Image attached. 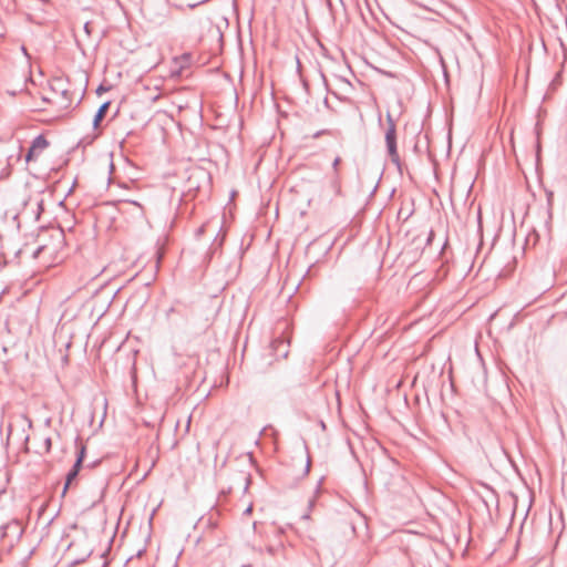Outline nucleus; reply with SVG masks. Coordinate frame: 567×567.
<instances>
[{"mask_svg": "<svg viewBox=\"0 0 567 567\" xmlns=\"http://www.w3.org/2000/svg\"><path fill=\"white\" fill-rule=\"evenodd\" d=\"M143 17L152 30H163L167 33L172 27L171 10L165 2L148 3L142 9Z\"/></svg>", "mask_w": 567, "mask_h": 567, "instance_id": "f257e3e1", "label": "nucleus"}, {"mask_svg": "<svg viewBox=\"0 0 567 567\" xmlns=\"http://www.w3.org/2000/svg\"><path fill=\"white\" fill-rule=\"evenodd\" d=\"M52 96H44L43 100L56 104L60 109L65 110L72 103V93L64 86L61 79H54L51 84Z\"/></svg>", "mask_w": 567, "mask_h": 567, "instance_id": "f03ea898", "label": "nucleus"}, {"mask_svg": "<svg viewBox=\"0 0 567 567\" xmlns=\"http://www.w3.org/2000/svg\"><path fill=\"white\" fill-rule=\"evenodd\" d=\"M386 130H385V145L388 155L391 159V162L395 165H400V156L398 153V146H396V124L394 118L390 113L386 114Z\"/></svg>", "mask_w": 567, "mask_h": 567, "instance_id": "7ed1b4c3", "label": "nucleus"}, {"mask_svg": "<svg viewBox=\"0 0 567 567\" xmlns=\"http://www.w3.org/2000/svg\"><path fill=\"white\" fill-rule=\"evenodd\" d=\"M49 146L48 140L43 135H38L31 143V146L25 154L27 162L32 161L35 156L39 155L43 150Z\"/></svg>", "mask_w": 567, "mask_h": 567, "instance_id": "20e7f679", "label": "nucleus"}, {"mask_svg": "<svg viewBox=\"0 0 567 567\" xmlns=\"http://www.w3.org/2000/svg\"><path fill=\"white\" fill-rule=\"evenodd\" d=\"M270 348L272 351V355H275L277 359H285L289 353V342L284 338L275 339L271 342Z\"/></svg>", "mask_w": 567, "mask_h": 567, "instance_id": "39448f33", "label": "nucleus"}, {"mask_svg": "<svg viewBox=\"0 0 567 567\" xmlns=\"http://www.w3.org/2000/svg\"><path fill=\"white\" fill-rule=\"evenodd\" d=\"M110 105H111V102H109V101L104 102L103 104L100 105V107L97 109V111L94 115V118H93L94 128H97L100 126V123L105 117V115L110 109Z\"/></svg>", "mask_w": 567, "mask_h": 567, "instance_id": "423d86ee", "label": "nucleus"}, {"mask_svg": "<svg viewBox=\"0 0 567 567\" xmlns=\"http://www.w3.org/2000/svg\"><path fill=\"white\" fill-rule=\"evenodd\" d=\"M79 473L76 470H70L65 476V483L62 489V496H65L68 489L72 486L73 482L76 480Z\"/></svg>", "mask_w": 567, "mask_h": 567, "instance_id": "0eeeda50", "label": "nucleus"}, {"mask_svg": "<svg viewBox=\"0 0 567 567\" xmlns=\"http://www.w3.org/2000/svg\"><path fill=\"white\" fill-rule=\"evenodd\" d=\"M331 185L334 189L336 195L340 196L341 195V182H340L339 175H333Z\"/></svg>", "mask_w": 567, "mask_h": 567, "instance_id": "6e6552de", "label": "nucleus"}, {"mask_svg": "<svg viewBox=\"0 0 567 567\" xmlns=\"http://www.w3.org/2000/svg\"><path fill=\"white\" fill-rule=\"evenodd\" d=\"M85 454H86V447L85 445H83L82 443L79 445L78 447V452H76V460L75 461H79V462H82L83 463V460L85 457Z\"/></svg>", "mask_w": 567, "mask_h": 567, "instance_id": "1a4fd4ad", "label": "nucleus"}, {"mask_svg": "<svg viewBox=\"0 0 567 567\" xmlns=\"http://www.w3.org/2000/svg\"><path fill=\"white\" fill-rule=\"evenodd\" d=\"M85 454H86V447L85 445H83L82 443L79 445L78 447V452H76V460L75 461H79V462H82L83 463V460L85 457Z\"/></svg>", "mask_w": 567, "mask_h": 567, "instance_id": "9d476101", "label": "nucleus"}, {"mask_svg": "<svg viewBox=\"0 0 567 567\" xmlns=\"http://www.w3.org/2000/svg\"><path fill=\"white\" fill-rule=\"evenodd\" d=\"M213 224H214L213 221H208V223H206V224L202 225V226L196 230V237H200V236L205 233L206 228L212 227V226H213Z\"/></svg>", "mask_w": 567, "mask_h": 567, "instance_id": "9b49d317", "label": "nucleus"}, {"mask_svg": "<svg viewBox=\"0 0 567 567\" xmlns=\"http://www.w3.org/2000/svg\"><path fill=\"white\" fill-rule=\"evenodd\" d=\"M83 31H84L86 37H90L91 33L93 32L92 23L91 22H85L84 25H83Z\"/></svg>", "mask_w": 567, "mask_h": 567, "instance_id": "f8f14e48", "label": "nucleus"}, {"mask_svg": "<svg viewBox=\"0 0 567 567\" xmlns=\"http://www.w3.org/2000/svg\"><path fill=\"white\" fill-rule=\"evenodd\" d=\"M340 163H341V157L337 156L332 163L333 175H339L338 167H339Z\"/></svg>", "mask_w": 567, "mask_h": 567, "instance_id": "ddd939ff", "label": "nucleus"}, {"mask_svg": "<svg viewBox=\"0 0 567 567\" xmlns=\"http://www.w3.org/2000/svg\"><path fill=\"white\" fill-rule=\"evenodd\" d=\"M123 203L136 206L141 210V213L143 214V206L138 202L133 200V199H123Z\"/></svg>", "mask_w": 567, "mask_h": 567, "instance_id": "4468645a", "label": "nucleus"}, {"mask_svg": "<svg viewBox=\"0 0 567 567\" xmlns=\"http://www.w3.org/2000/svg\"><path fill=\"white\" fill-rule=\"evenodd\" d=\"M155 258H156L155 268L158 269L159 262H161V259H162V252H161L159 249H156Z\"/></svg>", "mask_w": 567, "mask_h": 567, "instance_id": "2eb2a0df", "label": "nucleus"}, {"mask_svg": "<svg viewBox=\"0 0 567 567\" xmlns=\"http://www.w3.org/2000/svg\"><path fill=\"white\" fill-rule=\"evenodd\" d=\"M310 466H311V460H310V457L308 456V457H307V462H306L305 470H303V472H302V476L308 475V473H309V471H310Z\"/></svg>", "mask_w": 567, "mask_h": 567, "instance_id": "dca6fc26", "label": "nucleus"}, {"mask_svg": "<svg viewBox=\"0 0 567 567\" xmlns=\"http://www.w3.org/2000/svg\"><path fill=\"white\" fill-rule=\"evenodd\" d=\"M82 467V462L75 461L71 470H76V473H80Z\"/></svg>", "mask_w": 567, "mask_h": 567, "instance_id": "f3484780", "label": "nucleus"}, {"mask_svg": "<svg viewBox=\"0 0 567 567\" xmlns=\"http://www.w3.org/2000/svg\"><path fill=\"white\" fill-rule=\"evenodd\" d=\"M434 238V231L430 230L427 238H426V245H430Z\"/></svg>", "mask_w": 567, "mask_h": 567, "instance_id": "a211bd4d", "label": "nucleus"}, {"mask_svg": "<svg viewBox=\"0 0 567 567\" xmlns=\"http://www.w3.org/2000/svg\"><path fill=\"white\" fill-rule=\"evenodd\" d=\"M553 197H554L553 192H548V193H547V202H548V206H549V207H551V204H553Z\"/></svg>", "mask_w": 567, "mask_h": 567, "instance_id": "6ab92c4d", "label": "nucleus"}, {"mask_svg": "<svg viewBox=\"0 0 567 567\" xmlns=\"http://www.w3.org/2000/svg\"><path fill=\"white\" fill-rule=\"evenodd\" d=\"M107 89L104 87L103 85H100L99 89L96 90L97 93H101L103 91H106Z\"/></svg>", "mask_w": 567, "mask_h": 567, "instance_id": "aec40b11", "label": "nucleus"}, {"mask_svg": "<svg viewBox=\"0 0 567 567\" xmlns=\"http://www.w3.org/2000/svg\"><path fill=\"white\" fill-rule=\"evenodd\" d=\"M251 511H252V507H251V506H248V507L246 508L245 513H246V514H249V513H251Z\"/></svg>", "mask_w": 567, "mask_h": 567, "instance_id": "412c9836", "label": "nucleus"}, {"mask_svg": "<svg viewBox=\"0 0 567 567\" xmlns=\"http://www.w3.org/2000/svg\"><path fill=\"white\" fill-rule=\"evenodd\" d=\"M196 6H197L196 3H187L188 8H195Z\"/></svg>", "mask_w": 567, "mask_h": 567, "instance_id": "4be33fe9", "label": "nucleus"}, {"mask_svg": "<svg viewBox=\"0 0 567 567\" xmlns=\"http://www.w3.org/2000/svg\"><path fill=\"white\" fill-rule=\"evenodd\" d=\"M78 45L81 48V40L76 39Z\"/></svg>", "mask_w": 567, "mask_h": 567, "instance_id": "5701e85b", "label": "nucleus"}]
</instances>
